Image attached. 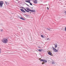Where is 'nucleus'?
Here are the masks:
<instances>
[{"instance_id": "nucleus-1", "label": "nucleus", "mask_w": 66, "mask_h": 66, "mask_svg": "<svg viewBox=\"0 0 66 66\" xmlns=\"http://www.w3.org/2000/svg\"><path fill=\"white\" fill-rule=\"evenodd\" d=\"M2 42L4 44H7L8 42V40L7 39L4 38L2 40Z\"/></svg>"}, {"instance_id": "nucleus-2", "label": "nucleus", "mask_w": 66, "mask_h": 66, "mask_svg": "<svg viewBox=\"0 0 66 66\" xmlns=\"http://www.w3.org/2000/svg\"><path fill=\"white\" fill-rule=\"evenodd\" d=\"M4 3V2L3 1H0V7H2L3 4Z\"/></svg>"}, {"instance_id": "nucleus-3", "label": "nucleus", "mask_w": 66, "mask_h": 66, "mask_svg": "<svg viewBox=\"0 0 66 66\" xmlns=\"http://www.w3.org/2000/svg\"><path fill=\"white\" fill-rule=\"evenodd\" d=\"M52 48L53 50V51L55 52H58V50H57L54 47H53Z\"/></svg>"}, {"instance_id": "nucleus-4", "label": "nucleus", "mask_w": 66, "mask_h": 66, "mask_svg": "<svg viewBox=\"0 0 66 66\" xmlns=\"http://www.w3.org/2000/svg\"><path fill=\"white\" fill-rule=\"evenodd\" d=\"M20 10L22 12H23V13H26V11H24V10L22 9H20Z\"/></svg>"}, {"instance_id": "nucleus-5", "label": "nucleus", "mask_w": 66, "mask_h": 66, "mask_svg": "<svg viewBox=\"0 0 66 66\" xmlns=\"http://www.w3.org/2000/svg\"><path fill=\"white\" fill-rule=\"evenodd\" d=\"M30 12H33V13H35L36 12L35 10L34 9V10H30Z\"/></svg>"}, {"instance_id": "nucleus-6", "label": "nucleus", "mask_w": 66, "mask_h": 66, "mask_svg": "<svg viewBox=\"0 0 66 66\" xmlns=\"http://www.w3.org/2000/svg\"><path fill=\"white\" fill-rule=\"evenodd\" d=\"M34 3H35V4H37V0L34 1Z\"/></svg>"}, {"instance_id": "nucleus-7", "label": "nucleus", "mask_w": 66, "mask_h": 66, "mask_svg": "<svg viewBox=\"0 0 66 66\" xmlns=\"http://www.w3.org/2000/svg\"><path fill=\"white\" fill-rule=\"evenodd\" d=\"M48 54L49 55H51V56H52V53L51 52H48Z\"/></svg>"}, {"instance_id": "nucleus-8", "label": "nucleus", "mask_w": 66, "mask_h": 66, "mask_svg": "<svg viewBox=\"0 0 66 66\" xmlns=\"http://www.w3.org/2000/svg\"><path fill=\"white\" fill-rule=\"evenodd\" d=\"M55 44V48H56L57 47V43H56Z\"/></svg>"}, {"instance_id": "nucleus-9", "label": "nucleus", "mask_w": 66, "mask_h": 66, "mask_svg": "<svg viewBox=\"0 0 66 66\" xmlns=\"http://www.w3.org/2000/svg\"><path fill=\"white\" fill-rule=\"evenodd\" d=\"M26 9L28 11H30L31 10H30V9H29V8L28 7L26 8Z\"/></svg>"}, {"instance_id": "nucleus-10", "label": "nucleus", "mask_w": 66, "mask_h": 66, "mask_svg": "<svg viewBox=\"0 0 66 66\" xmlns=\"http://www.w3.org/2000/svg\"><path fill=\"white\" fill-rule=\"evenodd\" d=\"M20 18L21 19H22V20H24V18H23L22 17Z\"/></svg>"}, {"instance_id": "nucleus-11", "label": "nucleus", "mask_w": 66, "mask_h": 66, "mask_svg": "<svg viewBox=\"0 0 66 66\" xmlns=\"http://www.w3.org/2000/svg\"><path fill=\"white\" fill-rule=\"evenodd\" d=\"M45 61V60H43L42 59L40 60V61L42 62H44V61Z\"/></svg>"}, {"instance_id": "nucleus-12", "label": "nucleus", "mask_w": 66, "mask_h": 66, "mask_svg": "<svg viewBox=\"0 0 66 66\" xmlns=\"http://www.w3.org/2000/svg\"><path fill=\"white\" fill-rule=\"evenodd\" d=\"M43 49H39L38 50V51H43Z\"/></svg>"}, {"instance_id": "nucleus-13", "label": "nucleus", "mask_w": 66, "mask_h": 66, "mask_svg": "<svg viewBox=\"0 0 66 66\" xmlns=\"http://www.w3.org/2000/svg\"><path fill=\"white\" fill-rule=\"evenodd\" d=\"M44 62H45V63H47V61L44 60Z\"/></svg>"}, {"instance_id": "nucleus-14", "label": "nucleus", "mask_w": 66, "mask_h": 66, "mask_svg": "<svg viewBox=\"0 0 66 66\" xmlns=\"http://www.w3.org/2000/svg\"><path fill=\"white\" fill-rule=\"evenodd\" d=\"M47 30H49V31H50V29H49L48 28H47Z\"/></svg>"}, {"instance_id": "nucleus-15", "label": "nucleus", "mask_w": 66, "mask_h": 66, "mask_svg": "<svg viewBox=\"0 0 66 66\" xmlns=\"http://www.w3.org/2000/svg\"><path fill=\"white\" fill-rule=\"evenodd\" d=\"M26 5H27V6H29V7H30V6H29V5L26 4Z\"/></svg>"}, {"instance_id": "nucleus-16", "label": "nucleus", "mask_w": 66, "mask_h": 66, "mask_svg": "<svg viewBox=\"0 0 66 66\" xmlns=\"http://www.w3.org/2000/svg\"><path fill=\"white\" fill-rule=\"evenodd\" d=\"M1 49L0 48V53H1Z\"/></svg>"}, {"instance_id": "nucleus-17", "label": "nucleus", "mask_w": 66, "mask_h": 66, "mask_svg": "<svg viewBox=\"0 0 66 66\" xmlns=\"http://www.w3.org/2000/svg\"><path fill=\"white\" fill-rule=\"evenodd\" d=\"M45 62H43L42 63V65H43V64H45Z\"/></svg>"}, {"instance_id": "nucleus-18", "label": "nucleus", "mask_w": 66, "mask_h": 66, "mask_svg": "<svg viewBox=\"0 0 66 66\" xmlns=\"http://www.w3.org/2000/svg\"><path fill=\"white\" fill-rule=\"evenodd\" d=\"M41 36L43 38H44V36H43V35H41Z\"/></svg>"}, {"instance_id": "nucleus-19", "label": "nucleus", "mask_w": 66, "mask_h": 66, "mask_svg": "<svg viewBox=\"0 0 66 66\" xmlns=\"http://www.w3.org/2000/svg\"><path fill=\"white\" fill-rule=\"evenodd\" d=\"M30 5H32V4L31 3H30Z\"/></svg>"}, {"instance_id": "nucleus-20", "label": "nucleus", "mask_w": 66, "mask_h": 66, "mask_svg": "<svg viewBox=\"0 0 66 66\" xmlns=\"http://www.w3.org/2000/svg\"><path fill=\"white\" fill-rule=\"evenodd\" d=\"M28 3H31V2H30V1H28Z\"/></svg>"}, {"instance_id": "nucleus-21", "label": "nucleus", "mask_w": 66, "mask_h": 66, "mask_svg": "<svg viewBox=\"0 0 66 66\" xmlns=\"http://www.w3.org/2000/svg\"><path fill=\"white\" fill-rule=\"evenodd\" d=\"M29 2V1H26V2H28H28Z\"/></svg>"}, {"instance_id": "nucleus-22", "label": "nucleus", "mask_w": 66, "mask_h": 66, "mask_svg": "<svg viewBox=\"0 0 66 66\" xmlns=\"http://www.w3.org/2000/svg\"><path fill=\"white\" fill-rule=\"evenodd\" d=\"M65 31H66V27L65 28Z\"/></svg>"}, {"instance_id": "nucleus-23", "label": "nucleus", "mask_w": 66, "mask_h": 66, "mask_svg": "<svg viewBox=\"0 0 66 66\" xmlns=\"http://www.w3.org/2000/svg\"><path fill=\"white\" fill-rule=\"evenodd\" d=\"M5 4H7V2L5 1Z\"/></svg>"}, {"instance_id": "nucleus-24", "label": "nucleus", "mask_w": 66, "mask_h": 66, "mask_svg": "<svg viewBox=\"0 0 66 66\" xmlns=\"http://www.w3.org/2000/svg\"><path fill=\"white\" fill-rule=\"evenodd\" d=\"M47 9L48 10H49V7H47Z\"/></svg>"}, {"instance_id": "nucleus-25", "label": "nucleus", "mask_w": 66, "mask_h": 66, "mask_svg": "<svg viewBox=\"0 0 66 66\" xmlns=\"http://www.w3.org/2000/svg\"><path fill=\"white\" fill-rule=\"evenodd\" d=\"M1 32L3 31V29H1Z\"/></svg>"}, {"instance_id": "nucleus-26", "label": "nucleus", "mask_w": 66, "mask_h": 66, "mask_svg": "<svg viewBox=\"0 0 66 66\" xmlns=\"http://www.w3.org/2000/svg\"><path fill=\"white\" fill-rule=\"evenodd\" d=\"M52 64H54V62H53V61Z\"/></svg>"}, {"instance_id": "nucleus-27", "label": "nucleus", "mask_w": 66, "mask_h": 66, "mask_svg": "<svg viewBox=\"0 0 66 66\" xmlns=\"http://www.w3.org/2000/svg\"><path fill=\"white\" fill-rule=\"evenodd\" d=\"M24 10L25 11H26V9H25V8L24 9Z\"/></svg>"}, {"instance_id": "nucleus-28", "label": "nucleus", "mask_w": 66, "mask_h": 66, "mask_svg": "<svg viewBox=\"0 0 66 66\" xmlns=\"http://www.w3.org/2000/svg\"><path fill=\"white\" fill-rule=\"evenodd\" d=\"M24 8V7H22L21 8L22 9H23Z\"/></svg>"}, {"instance_id": "nucleus-29", "label": "nucleus", "mask_w": 66, "mask_h": 66, "mask_svg": "<svg viewBox=\"0 0 66 66\" xmlns=\"http://www.w3.org/2000/svg\"><path fill=\"white\" fill-rule=\"evenodd\" d=\"M27 12H28V13H29V12H29V11H27Z\"/></svg>"}, {"instance_id": "nucleus-30", "label": "nucleus", "mask_w": 66, "mask_h": 66, "mask_svg": "<svg viewBox=\"0 0 66 66\" xmlns=\"http://www.w3.org/2000/svg\"><path fill=\"white\" fill-rule=\"evenodd\" d=\"M28 0V1H31V0Z\"/></svg>"}, {"instance_id": "nucleus-31", "label": "nucleus", "mask_w": 66, "mask_h": 66, "mask_svg": "<svg viewBox=\"0 0 66 66\" xmlns=\"http://www.w3.org/2000/svg\"><path fill=\"white\" fill-rule=\"evenodd\" d=\"M25 11H26L27 12H28V11L27 10Z\"/></svg>"}, {"instance_id": "nucleus-32", "label": "nucleus", "mask_w": 66, "mask_h": 66, "mask_svg": "<svg viewBox=\"0 0 66 66\" xmlns=\"http://www.w3.org/2000/svg\"><path fill=\"white\" fill-rule=\"evenodd\" d=\"M31 9H33V7H32L31 8Z\"/></svg>"}, {"instance_id": "nucleus-33", "label": "nucleus", "mask_w": 66, "mask_h": 66, "mask_svg": "<svg viewBox=\"0 0 66 66\" xmlns=\"http://www.w3.org/2000/svg\"><path fill=\"white\" fill-rule=\"evenodd\" d=\"M65 13H66V11L65 12Z\"/></svg>"}, {"instance_id": "nucleus-34", "label": "nucleus", "mask_w": 66, "mask_h": 66, "mask_svg": "<svg viewBox=\"0 0 66 66\" xmlns=\"http://www.w3.org/2000/svg\"><path fill=\"white\" fill-rule=\"evenodd\" d=\"M49 39L48 38L47 39Z\"/></svg>"}, {"instance_id": "nucleus-35", "label": "nucleus", "mask_w": 66, "mask_h": 66, "mask_svg": "<svg viewBox=\"0 0 66 66\" xmlns=\"http://www.w3.org/2000/svg\"><path fill=\"white\" fill-rule=\"evenodd\" d=\"M38 48H40V47H38Z\"/></svg>"}, {"instance_id": "nucleus-36", "label": "nucleus", "mask_w": 66, "mask_h": 66, "mask_svg": "<svg viewBox=\"0 0 66 66\" xmlns=\"http://www.w3.org/2000/svg\"><path fill=\"white\" fill-rule=\"evenodd\" d=\"M54 45H55V44H54Z\"/></svg>"}, {"instance_id": "nucleus-37", "label": "nucleus", "mask_w": 66, "mask_h": 66, "mask_svg": "<svg viewBox=\"0 0 66 66\" xmlns=\"http://www.w3.org/2000/svg\"><path fill=\"white\" fill-rule=\"evenodd\" d=\"M30 14H31V12H30Z\"/></svg>"}, {"instance_id": "nucleus-38", "label": "nucleus", "mask_w": 66, "mask_h": 66, "mask_svg": "<svg viewBox=\"0 0 66 66\" xmlns=\"http://www.w3.org/2000/svg\"><path fill=\"white\" fill-rule=\"evenodd\" d=\"M21 8H22V7H21Z\"/></svg>"}]
</instances>
